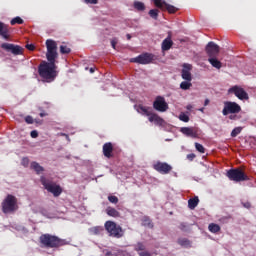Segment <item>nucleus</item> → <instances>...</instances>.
<instances>
[{"label":"nucleus","instance_id":"f257e3e1","mask_svg":"<svg viewBox=\"0 0 256 256\" xmlns=\"http://www.w3.org/2000/svg\"><path fill=\"white\" fill-rule=\"evenodd\" d=\"M38 75L42 79L43 83H53L59 75L57 65H39Z\"/></svg>","mask_w":256,"mask_h":256},{"label":"nucleus","instance_id":"f03ea898","mask_svg":"<svg viewBox=\"0 0 256 256\" xmlns=\"http://www.w3.org/2000/svg\"><path fill=\"white\" fill-rule=\"evenodd\" d=\"M42 247L47 249H56L57 247H63L69 245V242L65 239H61L51 234H42L39 238Z\"/></svg>","mask_w":256,"mask_h":256},{"label":"nucleus","instance_id":"7ed1b4c3","mask_svg":"<svg viewBox=\"0 0 256 256\" xmlns=\"http://www.w3.org/2000/svg\"><path fill=\"white\" fill-rule=\"evenodd\" d=\"M205 51L211 65H221V60H219L221 48L219 45H217L215 42H209L205 47Z\"/></svg>","mask_w":256,"mask_h":256},{"label":"nucleus","instance_id":"20e7f679","mask_svg":"<svg viewBox=\"0 0 256 256\" xmlns=\"http://www.w3.org/2000/svg\"><path fill=\"white\" fill-rule=\"evenodd\" d=\"M40 181L44 189H46L48 193H51L53 197H59L61 193H63V188H61V186L55 183L53 180L45 178V176H42L40 178Z\"/></svg>","mask_w":256,"mask_h":256},{"label":"nucleus","instance_id":"39448f33","mask_svg":"<svg viewBox=\"0 0 256 256\" xmlns=\"http://www.w3.org/2000/svg\"><path fill=\"white\" fill-rule=\"evenodd\" d=\"M19 209V205H17V197L14 195L8 194L6 198L2 201V212L5 215L9 213H15Z\"/></svg>","mask_w":256,"mask_h":256},{"label":"nucleus","instance_id":"423d86ee","mask_svg":"<svg viewBox=\"0 0 256 256\" xmlns=\"http://www.w3.org/2000/svg\"><path fill=\"white\" fill-rule=\"evenodd\" d=\"M129 63H138L139 65H149L151 63H157V56L151 53H142L135 58H131Z\"/></svg>","mask_w":256,"mask_h":256},{"label":"nucleus","instance_id":"0eeeda50","mask_svg":"<svg viewBox=\"0 0 256 256\" xmlns=\"http://www.w3.org/2000/svg\"><path fill=\"white\" fill-rule=\"evenodd\" d=\"M227 177L230 181L241 183V181H249V176L241 168H233L227 171Z\"/></svg>","mask_w":256,"mask_h":256},{"label":"nucleus","instance_id":"6e6552de","mask_svg":"<svg viewBox=\"0 0 256 256\" xmlns=\"http://www.w3.org/2000/svg\"><path fill=\"white\" fill-rule=\"evenodd\" d=\"M104 227L110 237H115L116 239L123 237V228L117 225V223L109 220L105 222Z\"/></svg>","mask_w":256,"mask_h":256},{"label":"nucleus","instance_id":"1a4fd4ad","mask_svg":"<svg viewBox=\"0 0 256 256\" xmlns=\"http://www.w3.org/2000/svg\"><path fill=\"white\" fill-rule=\"evenodd\" d=\"M228 94L229 95H235L240 101H249V94L243 87L239 85L232 86L231 88L228 89Z\"/></svg>","mask_w":256,"mask_h":256},{"label":"nucleus","instance_id":"9d476101","mask_svg":"<svg viewBox=\"0 0 256 256\" xmlns=\"http://www.w3.org/2000/svg\"><path fill=\"white\" fill-rule=\"evenodd\" d=\"M235 115L241 113V106L237 102L226 101L224 102V108L222 110V115L227 116L229 114Z\"/></svg>","mask_w":256,"mask_h":256},{"label":"nucleus","instance_id":"9b49d317","mask_svg":"<svg viewBox=\"0 0 256 256\" xmlns=\"http://www.w3.org/2000/svg\"><path fill=\"white\" fill-rule=\"evenodd\" d=\"M1 49L6 51V53H12V55H23V47L11 43H3L1 44Z\"/></svg>","mask_w":256,"mask_h":256},{"label":"nucleus","instance_id":"f8f14e48","mask_svg":"<svg viewBox=\"0 0 256 256\" xmlns=\"http://www.w3.org/2000/svg\"><path fill=\"white\" fill-rule=\"evenodd\" d=\"M153 109L159 111L160 113H165L169 109V104L165 101V98L162 96H157L153 102Z\"/></svg>","mask_w":256,"mask_h":256},{"label":"nucleus","instance_id":"ddd939ff","mask_svg":"<svg viewBox=\"0 0 256 256\" xmlns=\"http://www.w3.org/2000/svg\"><path fill=\"white\" fill-rule=\"evenodd\" d=\"M153 169L157 171L158 173H161V175H167L173 171V167L169 165L167 162H156L153 165Z\"/></svg>","mask_w":256,"mask_h":256},{"label":"nucleus","instance_id":"4468645a","mask_svg":"<svg viewBox=\"0 0 256 256\" xmlns=\"http://www.w3.org/2000/svg\"><path fill=\"white\" fill-rule=\"evenodd\" d=\"M158 9H161L162 11H168V13H177L179 9L171 4H168L165 2V0L160 1V6H156Z\"/></svg>","mask_w":256,"mask_h":256},{"label":"nucleus","instance_id":"2eb2a0df","mask_svg":"<svg viewBox=\"0 0 256 256\" xmlns=\"http://www.w3.org/2000/svg\"><path fill=\"white\" fill-rule=\"evenodd\" d=\"M46 57L49 62H40V65H55V59H57V50L47 51Z\"/></svg>","mask_w":256,"mask_h":256},{"label":"nucleus","instance_id":"dca6fc26","mask_svg":"<svg viewBox=\"0 0 256 256\" xmlns=\"http://www.w3.org/2000/svg\"><path fill=\"white\" fill-rule=\"evenodd\" d=\"M180 131L181 133H183V135H186V137H192V139H197V137H199V134L197 133V130H195V128L182 127Z\"/></svg>","mask_w":256,"mask_h":256},{"label":"nucleus","instance_id":"f3484780","mask_svg":"<svg viewBox=\"0 0 256 256\" xmlns=\"http://www.w3.org/2000/svg\"><path fill=\"white\" fill-rule=\"evenodd\" d=\"M148 121H150V123H155V125H158L159 127H163V125H165V120L156 113H152L151 117L148 118Z\"/></svg>","mask_w":256,"mask_h":256},{"label":"nucleus","instance_id":"a211bd4d","mask_svg":"<svg viewBox=\"0 0 256 256\" xmlns=\"http://www.w3.org/2000/svg\"><path fill=\"white\" fill-rule=\"evenodd\" d=\"M103 155L107 157V159L113 157V143L107 142L103 145Z\"/></svg>","mask_w":256,"mask_h":256},{"label":"nucleus","instance_id":"6ab92c4d","mask_svg":"<svg viewBox=\"0 0 256 256\" xmlns=\"http://www.w3.org/2000/svg\"><path fill=\"white\" fill-rule=\"evenodd\" d=\"M193 66L191 65H184V68L182 69V79L184 81H192L193 77L191 76V68Z\"/></svg>","mask_w":256,"mask_h":256},{"label":"nucleus","instance_id":"aec40b11","mask_svg":"<svg viewBox=\"0 0 256 256\" xmlns=\"http://www.w3.org/2000/svg\"><path fill=\"white\" fill-rule=\"evenodd\" d=\"M0 37L6 40L9 39V26L3 22H0Z\"/></svg>","mask_w":256,"mask_h":256},{"label":"nucleus","instance_id":"412c9836","mask_svg":"<svg viewBox=\"0 0 256 256\" xmlns=\"http://www.w3.org/2000/svg\"><path fill=\"white\" fill-rule=\"evenodd\" d=\"M138 113H140L141 115H146V117H151L153 115L151 108L143 105L138 106Z\"/></svg>","mask_w":256,"mask_h":256},{"label":"nucleus","instance_id":"4be33fe9","mask_svg":"<svg viewBox=\"0 0 256 256\" xmlns=\"http://www.w3.org/2000/svg\"><path fill=\"white\" fill-rule=\"evenodd\" d=\"M162 51H169L171 47H173V40H171V37H167L162 42Z\"/></svg>","mask_w":256,"mask_h":256},{"label":"nucleus","instance_id":"5701e85b","mask_svg":"<svg viewBox=\"0 0 256 256\" xmlns=\"http://www.w3.org/2000/svg\"><path fill=\"white\" fill-rule=\"evenodd\" d=\"M106 213L109 217H114V218L121 217V213L117 211V209L111 206L106 208Z\"/></svg>","mask_w":256,"mask_h":256},{"label":"nucleus","instance_id":"b1692460","mask_svg":"<svg viewBox=\"0 0 256 256\" xmlns=\"http://www.w3.org/2000/svg\"><path fill=\"white\" fill-rule=\"evenodd\" d=\"M30 167L37 173V175H39L40 173H43L45 171L43 166H40L39 163H37V162H32Z\"/></svg>","mask_w":256,"mask_h":256},{"label":"nucleus","instance_id":"393cba45","mask_svg":"<svg viewBox=\"0 0 256 256\" xmlns=\"http://www.w3.org/2000/svg\"><path fill=\"white\" fill-rule=\"evenodd\" d=\"M199 205V197L195 196L194 198H190L188 200V207L189 209H195Z\"/></svg>","mask_w":256,"mask_h":256},{"label":"nucleus","instance_id":"a878e982","mask_svg":"<svg viewBox=\"0 0 256 256\" xmlns=\"http://www.w3.org/2000/svg\"><path fill=\"white\" fill-rule=\"evenodd\" d=\"M47 51H57V42L54 40H47L46 41Z\"/></svg>","mask_w":256,"mask_h":256},{"label":"nucleus","instance_id":"bb28decb","mask_svg":"<svg viewBox=\"0 0 256 256\" xmlns=\"http://www.w3.org/2000/svg\"><path fill=\"white\" fill-rule=\"evenodd\" d=\"M142 225L143 227H148L149 229H153V222L151 221V218L148 216H144L142 218Z\"/></svg>","mask_w":256,"mask_h":256},{"label":"nucleus","instance_id":"cd10ccee","mask_svg":"<svg viewBox=\"0 0 256 256\" xmlns=\"http://www.w3.org/2000/svg\"><path fill=\"white\" fill-rule=\"evenodd\" d=\"M208 229L210 233H219V231H221V226H219V224L211 223L209 224Z\"/></svg>","mask_w":256,"mask_h":256},{"label":"nucleus","instance_id":"c85d7f7f","mask_svg":"<svg viewBox=\"0 0 256 256\" xmlns=\"http://www.w3.org/2000/svg\"><path fill=\"white\" fill-rule=\"evenodd\" d=\"M104 229L101 226H95L90 229V233L92 235H101L103 233Z\"/></svg>","mask_w":256,"mask_h":256},{"label":"nucleus","instance_id":"c756f323","mask_svg":"<svg viewBox=\"0 0 256 256\" xmlns=\"http://www.w3.org/2000/svg\"><path fill=\"white\" fill-rule=\"evenodd\" d=\"M191 87H193V84L191 83V81H183L180 84V89H183V91H188V89H191Z\"/></svg>","mask_w":256,"mask_h":256},{"label":"nucleus","instance_id":"7c9ffc66","mask_svg":"<svg viewBox=\"0 0 256 256\" xmlns=\"http://www.w3.org/2000/svg\"><path fill=\"white\" fill-rule=\"evenodd\" d=\"M23 23H25V21L22 20V18L19 17V16L13 18V19L10 21V25H23Z\"/></svg>","mask_w":256,"mask_h":256},{"label":"nucleus","instance_id":"2f4dec72","mask_svg":"<svg viewBox=\"0 0 256 256\" xmlns=\"http://www.w3.org/2000/svg\"><path fill=\"white\" fill-rule=\"evenodd\" d=\"M134 7L137 9V11H145V4L143 2L135 1Z\"/></svg>","mask_w":256,"mask_h":256},{"label":"nucleus","instance_id":"473e14b6","mask_svg":"<svg viewBox=\"0 0 256 256\" xmlns=\"http://www.w3.org/2000/svg\"><path fill=\"white\" fill-rule=\"evenodd\" d=\"M148 15L152 18L157 20L159 17V10L158 9H152L149 11Z\"/></svg>","mask_w":256,"mask_h":256},{"label":"nucleus","instance_id":"72a5a7b5","mask_svg":"<svg viewBox=\"0 0 256 256\" xmlns=\"http://www.w3.org/2000/svg\"><path fill=\"white\" fill-rule=\"evenodd\" d=\"M60 53H62V55H69V53H71V48L67 47V45H61Z\"/></svg>","mask_w":256,"mask_h":256},{"label":"nucleus","instance_id":"f704fd0d","mask_svg":"<svg viewBox=\"0 0 256 256\" xmlns=\"http://www.w3.org/2000/svg\"><path fill=\"white\" fill-rule=\"evenodd\" d=\"M243 131V127H236L231 132V137H237Z\"/></svg>","mask_w":256,"mask_h":256},{"label":"nucleus","instance_id":"c9c22d12","mask_svg":"<svg viewBox=\"0 0 256 256\" xmlns=\"http://www.w3.org/2000/svg\"><path fill=\"white\" fill-rule=\"evenodd\" d=\"M195 149L198 153H205V147L200 143H195Z\"/></svg>","mask_w":256,"mask_h":256},{"label":"nucleus","instance_id":"e433bc0d","mask_svg":"<svg viewBox=\"0 0 256 256\" xmlns=\"http://www.w3.org/2000/svg\"><path fill=\"white\" fill-rule=\"evenodd\" d=\"M135 251H137L139 253V251H145V246L143 243L141 242H138L136 245H135Z\"/></svg>","mask_w":256,"mask_h":256},{"label":"nucleus","instance_id":"4c0bfd02","mask_svg":"<svg viewBox=\"0 0 256 256\" xmlns=\"http://www.w3.org/2000/svg\"><path fill=\"white\" fill-rule=\"evenodd\" d=\"M179 119H180V121H183L184 123H189V115H187L185 113H181L179 115Z\"/></svg>","mask_w":256,"mask_h":256},{"label":"nucleus","instance_id":"58836bf2","mask_svg":"<svg viewBox=\"0 0 256 256\" xmlns=\"http://www.w3.org/2000/svg\"><path fill=\"white\" fill-rule=\"evenodd\" d=\"M108 201L117 205V203H119V198H117V196L110 195L108 196Z\"/></svg>","mask_w":256,"mask_h":256},{"label":"nucleus","instance_id":"ea45409f","mask_svg":"<svg viewBox=\"0 0 256 256\" xmlns=\"http://www.w3.org/2000/svg\"><path fill=\"white\" fill-rule=\"evenodd\" d=\"M84 3L87 5H97L99 3V0H84Z\"/></svg>","mask_w":256,"mask_h":256},{"label":"nucleus","instance_id":"a19ab883","mask_svg":"<svg viewBox=\"0 0 256 256\" xmlns=\"http://www.w3.org/2000/svg\"><path fill=\"white\" fill-rule=\"evenodd\" d=\"M30 137H32V139H37V137H39V132H37V130L31 131Z\"/></svg>","mask_w":256,"mask_h":256},{"label":"nucleus","instance_id":"79ce46f5","mask_svg":"<svg viewBox=\"0 0 256 256\" xmlns=\"http://www.w3.org/2000/svg\"><path fill=\"white\" fill-rule=\"evenodd\" d=\"M25 121L28 123V125H33V117L26 116Z\"/></svg>","mask_w":256,"mask_h":256},{"label":"nucleus","instance_id":"37998d69","mask_svg":"<svg viewBox=\"0 0 256 256\" xmlns=\"http://www.w3.org/2000/svg\"><path fill=\"white\" fill-rule=\"evenodd\" d=\"M178 243H179V245H187V243H189V240H187V239H179Z\"/></svg>","mask_w":256,"mask_h":256},{"label":"nucleus","instance_id":"c03bdc74","mask_svg":"<svg viewBox=\"0 0 256 256\" xmlns=\"http://www.w3.org/2000/svg\"><path fill=\"white\" fill-rule=\"evenodd\" d=\"M26 49H28V51H35V45H33V44H27V45H26Z\"/></svg>","mask_w":256,"mask_h":256},{"label":"nucleus","instance_id":"a18cd8bd","mask_svg":"<svg viewBox=\"0 0 256 256\" xmlns=\"http://www.w3.org/2000/svg\"><path fill=\"white\" fill-rule=\"evenodd\" d=\"M117 43H118L117 38H113V39L111 40V45H112L113 49H115Z\"/></svg>","mask_w":256,"mask_h":256},{"label":"nucleus","instance_id":"49530a36","mask_svg":"<svg viewBox=\"0 0 256 256\" xmlns=\"http://www.w3.org/2000/svg\"><path fill=\"white\" fill-rule=\"evenodd\" d=\"M195 154L194 153H191V154H188L187 155V159L189 160V161H193V159H195Z\"/></svg>","mask_w":256,"mask_h":256},{"label":"nucleus","instance_id":"de8ad7c7","mask_svg":"<svg viewBox=\"0 0 256 256\" xmlns=\"http://www.w3.org/2000/svg\"><path fill=\"white\" fill-rule=\"evenodd\" d=\"M179 229H181V231H187V225H185V223H181Z\"/></svg>","mask_w":256,"mask_h":256},{"label":"nucleus","instance_id":"09e8293b","mask_svg":"<svg viewBox=\"0 0 256 256\" xmlns=\"http://www.w3.org/2000/svg\"><path fill=\"white\" fill-rule=\"evenodd\" d=\"M138 255H140V256H151V253H149L147 251H142V252H139Z\"/></svg>","mask_w":256,"mask_h":256},{"label":"nucleus","instance_id":"8fccbe9b","mask_svg":"<svg viewBox=\"0 0 256 256\" xmlns=\"http://www.w3.org/2000/svg\"><path fill=\"white\" fill-rule=\"evenodd\" d=\"M155 7H160L161 6V0H152Z\"/></svg>","mask_w":256,"mask_h":256},{"label":"nucleus","instance_id":"3c124183","mask_svg":"<svg viewBox=\"0 0 256 256\" xmlns=\"http://www.w3.org/2000/svg\"><path fill=\"white\" fill-rule=\"evenodd\" d=\"M229 119H230L231 121H235V120H237V115L231 114V115L229 116Z\"/></svg>","mask_w":256,"mask_h":256},{"label":"nucleus","instance_id":"603ef678","mask_svg":"<svg viewBox=\"0 0 256 256\" xmlns=\"http://www.w3.org/2000/svg\"><path fill=\"white\" fill-rule=\"evenodd\" d=\"M209 99H206L205 101H204V107H207V105H209Z\"/></svg>","mask_w":256,"mask_h":256},{"label":"nucleus","instance_id":"864d4df0","mask_svg":"<svg viewBox=\"0 0 256 256\" xmlns=\"http://www.w3.org/2000/svg\"><path fill=\"white\" fill-rule=\"evenodd\" d=\"M62 137H66V139L69 141V135L65 134V133H61Z\"/></svg>","mask_w":256,"mask_h":256},{"label":"nucleus","instance_id":"5fc2aeb1","mask_svg":"<svg viewBox=\"0 0 256 256\" xmlns=\"http://www.w3.org/2000/svg\"><path fill=\"white\" fill-rule=\"evenodd\" d=\"M244 207H246V209H249V207H251V203H249V202H248V203H245V204H244Z\"/></svg>","mask_w":256,"mask_h":256},{"label":"nucleus","instance_id":"6e6d98bb","mask_svg":"<svg viewBox=\"0 0 256 256\" xmlns=\"http://www.w3.org/2000/svg\"><path fill=\"white\" fill-rule=\"evenodd\" d=\"M40 117H47V113L41 112V113H40Z\"/></svg>","mask_w":256,"mask_h":256},{"label":"nucleus","instance_id":"4d7b16f0","mask_svg":"<svg viewBox=\"0 0 256 256\" xmlns=\"http://www.w3.org/2000/svg\"><path fill=\"white\" fill-rule=\"evenodd\" d=\"M213 67H215L216 69H221V65H213Z\"/></svg>","mask_w":256,"mask_h":256},{"label":"nucleus","instance_id":"13d9d810","mask_svg":"<svg viewBox=\"0 0 256 256\" xmlns=\"http://www.w3.org/2000/svg\"><path fill=\"white\" fill-rule=\"evenodd\" d=\"M126 37H127L128 41L131 40V34H127Z\"/></svg>","mask_w":256,"mask_h":256},{"label":"nucleus","instance_id":"bf43d9fd","mask_svg":"<svg viewBox=\"0 0 256 256\" xmlns=\"http://www.w3.org/2000/svg\"><path fill=\"white\" fill-rule=\"evenodd\" d=\"M90 73H95V67L94 68H90Z\"/></svg>","mask_w":256,"mask_h":256},{"label":"nucleus","instance_id":"052dcab7","mask_svg":"<svg viewBox=\"0 0 256 256\" xmlns=\"http://www.w3.org/2000/svg\"><path fill=\"white\" fill-rule=\"evenodd\" d=\"M106 255H111V252H107V254Z\"/></svg>","mask_w":256,"mask_h":256},{"label":"nucleus","instance_id":"680f3d73","mask_svg":"<svg viewBox=\"0 0 256 256\" xmlns=\"http://www.w3.org/2000/svg\"><path fill=\"white\" fill-rule=\"evenodd\" d=\"M238 63H241V60H239Z\"/></svg>","mask_w":256,"mask_h":256},{"label":"nucleus","instance_id":"e2e57ef3","mask_svg":"<svg viewBox=\"0 0 256 256\" xmlns=\"http://www.w3.org/2000/svg\"><path fill=\"white\" fill-rule=\"evenodd\" d=\"M200 111H203V108H201Z\"/></svg>","mask_w":256,"mask_h":256},{"label":"nucleus","instance_id":"0e129e2a","mask_svg":"<svg viewBox=\"0 0 256 256\" xmlns=\"http://www.w3.org/2000/svg\"><path fill=\"white\" fill-rule=\"evenodd\" d=\"M184 65H187V63H184Z\"/></svg>","mask_w":256,"mask_h":256}]
</instances>
